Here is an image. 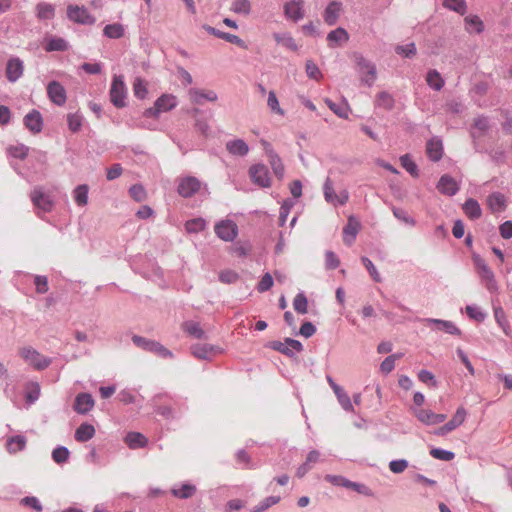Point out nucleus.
<instances>
[{
    "mask_svg": "<svg viewBox=\"0 0 512 512\" xmlns=\"http://www.w3.org/2000/svg\"><path fill=\"white\" fill-rule=\"evenodd\" d=\"M19 356L36 370H43L50 364V360L41 355L37 350L30 346L21 347L18 350Z\"/></svg>",
    "mask_w": 512,
    "mask_h": 512,
    "instance_id": "1",
    "label": "nucleus"
},
{
    "mask_svg": "<svg viewBox=\"0 0 512 512\" xmlns=\"http://www.w3.org/2000/svg\"><path fill=\"white\" fill-rule=\"evenodd\" d=\"M474 264L479 274L481 281L485 284L486 288L494 292L497 290V282L495 280V276L493 271L489 268L486 262L479 256L474 257Z\"/></svg>",
    "mask_w": 512,
    "mask_h": 512,
    "instance_id": "2",
    "label": "nucleus"
},
{
    "mask_svg": "<svg viewBox=\"0 0 512 512\" xmlns=\"http://www.w3.org/2000/svg\"><path fill=\"white\" fill-rule=\"evenodd\" d=\"M249 177L251 181L262 188H269L272 179L268 168L264 164H254L249 168Z\"/></svg>",
    "mask_w": 512,
    "mask_h": 512,
    "instance_id": "3",
    "label": "nucleus"
},
{
    "mask_svg": "<svg viewBox=\"0 0 512 512\" xmlns=\"http://www.w3.org/2000/svg\"><path fill=\"white\" fill-rule=\"evenodd\" d=\"M132 341L137 347L153 352L161 357L166 358L172 356V353L159 342L149 340L137 335L132 337Z\"/></svg>",
    "mask_w": 512,
    "mask_h": 512,
    "instance_id": "4",
    "label": "nucleus"
},
{
    "mask_svg": "<svg viewBox=\"0 0 512 512\" xmlns=\"http://www.w3.org/2000/svg\"><path fill=\"white\" fill-rule=\"evenodd\" d=\"M126 86L122 76L115 75L110 88L111 102L117 107L125 106Z\"/></svg>",
    "mask_w": 512,
    "mask_h": 512,
    "instance_id": "5",
    "label": "nucleus"
},
{
    "mask_svg": "<svg viewBox=\"0 0 512 512\" xmlns=\"http://www.w3.org/2000/svg\"><path fill=\"white\" fill-rule=\"evenodd\" d=\"M67 17L76 23L83 25H93L95 17L89 13L84 6L69 5L67 7Z\"/></svg>",
    "mask_w": 512,
    "mask_h": 512,
    "instance_id": "6",
    "label": "nucleus"
},
{
    "mask_svg": "<svg viewBox=\"0 0 512 512\" xmlns=\"http://www.w3.org/2000/svg\"><path fill=\"white\" fill-rule=\"evenodd\" d=\"M214 231L221 240L231 242L238 235V226L232 220H221L215 225Z\"/></svg>",
    "mask_w": 512,
    "mask_h": 512,
    "instance_id": "7",
    "label": "nucleus"
},
{
    "mask_svg": "<svg viewBox=\"0 0 512 512\" xmlns=\"http://www.w3.org/2000/svg\"><path fill=\"white\" fill-rule=\"evenodd\" d=\"M356 64L362 81L365 82L368 86L373 85L377 78L375 65L366 60L361 55L356 56Z\"/></svg>",
    "mask_w": 512,
    "mask_h": 512,
    "instance_id": "8",
    "label": "nucleus"
},
{
    "mask_svg": "<svg viewBox=\"0 0 512 512\" xmlns=\"http://www.w3.org/2000/svg\"><path fill=\"white\" fill-rule=\"evenodd\" d=\"M466 416L467 411L465 410V408L462 406L458 407L451 420L448 421L445 425L441 426L439 429H437L435 433L439 436H444L452 432L453 430H455L464 423Z\"/></svg>",
    "mask_w": 512,
    "mask_h": 512,
    "instance_id": "9",
    "label": "nucleus"
},
{
    "mask_svg": "<svg viewBox=\"0 0 512 512\" xmlns=\"http://www.w3.org/2000/svg\"><path fill=\"white\" fill-rule=\"evenodd\" d=\"M201 188V182L193 176L183 177L179 180L178 193L184 198L192 197Z\"/></svg>",
    "mask_w": 512,
    "mask_h": 512,
    "instance_id": "10",
    "label": "nucleus"
},
{
    "mask_svg": "<svg viewBox=\"0 0 512 512\" xmlns=\"http://www.w3.org/2000/svg\"><path fill=\"white\" fill-rule=\"evenodd\" d=\"M264 149L268 156L269 164L275 174V176L282 180L284 177L285 168L281 161V158L278 156L277 153L274 152V150L271 148L270 144L263 141Z\"/></svg>",
    "mask_w": 512,
    "mask_h": 512,
    "instance_id": "11",
    "label": "nucleus"
},
{
    "mask_svg": "<svg viewBox=\"0 0 512 512\" xmlns=\"http://www.w3.org/2000/svg\"><path fill=\"white\" fill-rule=\"evenodd\" d=\"M47 95L57 106H63L67 99L65 88L57 81H52L48 84Z\"/></svg>",
    "mask_w": 512,
    "mask_h": 512,
    "instance_id": "12",
    "label": "nucleus"
},
{
    "mask_svg": "<svg viewBox=\"0 0 512 512\" xmlns=\"http://www.w3.org/2000/svg\"><path fill=\"white\" fill-rule=\"evenodd\" d=\"M24 73L23 61L18 57H11L6 64V78L10 82H16Z\"/></svg>",
    "mask_w": 512,
    "mask_h": 512,
    "instance_id": "13",
    "label": "nucleus"
},
{
    "mask_svg": "<svg viewBox=\"0 0 512 512\" xmlns=\"http://www.w3.org/2000/svg\"><path fill=\"white\" fill-rule=\"evenodd\" d=\"M270 347L280 353L291 356L293 351H301L302 344L298 340L287 338L284 342L273 341L270 343Z\"/></svg>",
    "mask_w": 512,
    "mask_h": 512,
    "instance_id": "14",
    "label": "nucleus"
},
{
    "mask_svg": "<svg viewBox=\"0 0 512 512\" xmlns=\"http://www.w3.org/2000/svg\"><path fill=\"white\" fill-rule=\"evenodd\" d=\"M415 417L425 425H436L445 421V414H436L431 410L418 409L414 410Z\"/></svg>",
    "mask_w": 512,
    "mask_h": 512,
    "instance_id": "15",
    "label": "nucleus"
},
{
    "mask_svg": "<svg viewBox=\"0 0 512 512\" xmlns=\"http://www.w3.org/2000/svg\"><path fill=\"white\" fill-rule=\"evenodd\" d=\"M31 201L34 206L43 212H49L53 207L50 197L43 193L40 188H35L31 193Z\"/></svg>",
    "mask_w": 512,
    "mask_h": 512,
    "instance_id": "16",
    "label": "nucleus"
},
{
    "mask_svg": "<svg viewBox=\"0 0 512 512\" xmlns=\"http://www.w3.org/2000/svg\"><path fill=\"white\" fill-rule=\"evenodd\" d=\"M360 222L354 217L350 216L346 226L343 228V241L346 245L350 246L354 242L356 235L360 230Z\"/></svg>",
    "mask_w": 512,
    "mask_h": 512,
    "instance_id": "17",
    "label": "nucleus"
},
{
    "mask_svg": "<svg viewBox=\"0 0 512 512\" xmlns=\"http://www.w3.org/2000/svg\"><path fill=\"white\" fill-rule=\"evenodd\" d=\"M220 352L221 349L219 347L210 344H197L192 347V354L196 358L203 360H209Z\"/></svg>",
    "mask_w": 512,
    "mask_h": 512,
    "instance_id": "18",
    "label": "nucleus"
},
{
    "mask_svg": "<svg viewBox=\"0 0 512 512\" xmlns=\"http://www.w3.org/2000/svg\"><path fill=\"white\" fill-rule=\"evenodd\" d=\"M303 1H289L284 5V14L288 19L298 21L304 17Z\"/></svg>",
    "mask_w": 512,
    "mask_h": 512,
    "instance_id": "19",
    "label": "nucleus"
},
{
    "mask_svg": "<svg viewBox=\"0 0 512 512\" xmlns=\"http://www.w3.org/2000/svg\"><path fill=\"white\" fill-rule=\"evenodd\" d=\"M426 154L430 160L434 162L439 161L443 156L442 141L435 137L428 140L426 144Z\"/></svg>",
    "mask_w": 512,
    "mask_h": 512,
    "instance_id": "20",
    "label": "nucleus"
},
{
    "mask_svg": "<svg viewBox=\"0 0 512 512\" xmlns=\"http://www.w3.org/2000/svg\"><path fill=\"white\" fill-rule=\"evenodd\" d=\"M94 406V400L90 394L81 393L75 399L74 409L77 413L85 414Z\"/></svg>",
    "mask_w": 512,
    "mask_h": 512,
    "instance_id": "21",
    "label": "nucleus"
},
{
    "mask_svg": "<svg viewBox=\"0 0 512 512\" xmlns=\"http://www.w3.org/2000/svg\"><path fill=\"white\" fill-rule=\"evenodd\" d=\"M189 97L191 102L195 104H202L203 100L215 102L218 98L217 94L212 90L204 91L199 89H190Z\"/></svg>",
    "mask_w": 512,
    "mask_h": 512,
    "instance_id": "22",
    "label": "nucleus"
},
{
    "mask_svg": "<svg viewBox=\"0 0 512 512\" xmlns=\"http://www.w3.org/2000/svg\"><path fill=\"white\" fill-rule=\"evenodd\" d=\"M487 205L492 213H499L506 209V198L499 192L492 193L487 198Z\"/></svg>",
    "mask_w": 512,
    "mask_h": 512,
    "instance_id": "23",
    "label": "nucleus"
},
{
    "mask_svg": "<svg viewBox=\"0 0 512 512\" xmlns=\"http://www.w3.org/2000/svg\"><path fill=\"white\" fill-rule=\"evenodd\" d=\"M24 124L30 131L40 132L42 129L41 114L36 110L29 112L24 118Z\"/></svg>",
    "mask_w": 512,
    "mask_h": 512,
    "instance_id": "24",
    "label": "nucleus"
},
{
    "mask_svg": "<svg viewBox=\"0 0 512 512\" xmlns=\"http://www.w3.org/2000/svg\"><path fill=\"white\" fill-rule=\"evenodd\" d=\"M124 442L130 449H138L145 447L148 443V439L142 433L129 432L126 435Z\"/></svg>",
    "mask_w": 512,
    "mask_h": 512,
    "instance_id": "25",
    "label": "nucleus"
},
{
    "mask_svg": "<svg viewBox=\"0 0 512 512\" xmlns=\"http://www.w3.org/2000/svg\"><path fill=\"white\" fill-rule=\"evenodd\" d=\"M227 151L236 156H245L249 152V147L242 139L230 140L226 143Z\"/></svg>",
    "mask_w": 512,
    "mask_h": 512,
    "instance_id": "26",
    "label": "nucleus"
},
{
    "mask_svg": "<svg viewBox=\"0 0 512 512\" xmlns=\"http://www.w3.org/2000/svg\"><path fill=\"white\" fill-rule=\"evenodd\" d=\"M437 188L441 193L446 195H454L458 191V185L456 181L447 175H444L440 178Z\"/></svg>",
    "mask_w": 512,
    "mask_h": 512,
    "instance_id": "27",
    "label": "nucleus"
},
{
    "mask_svg": "<svg viewBox=\"0 0 512 512\" xmlns=\"http://www.w3.org/2000/svg\"><path fill=\"white\" fill-rule=\"evenodd\" d=\"M177 104L176 97L171 94H164L159 97L155 102L156 112L169 111Z\"/></svg>",
    "mask_w": 512,
    "mask_h": 512,
    "instance_id": "28",
    "label": "nucleus"
},
{
    "mask_svg": "<svg viewBox=\"0 0 512 512\" xmlns=\"http://www.w3.org/2000/svg\"><path fill=\"white\" fill-rule=\"evenodd\" d=\"M95 435V428L91 424H81L75 431V440L78 442H86Z\"/></svg>",
    "mask_w": 512,
    "mask_h": 512,
    "instance_id": "29",
    "label": "nucleus"
},
{
    "mask_svg": "<svg viewBox=\"0 0 512 512\" xmlns=\"http://www.w3.org/2000/svg\"><path fill=\"white\" fill-rule=\"evenodd\" d=\"M340 12L341 3L335 1L330 3L324 12L325 22L329 25H334L339 18Z\"/></svg>",
    "mask_w": 512,
    "mask_h": 512,
    "instance_id": "30",
    "label": "nucleus"
},
{
    "mask_svg": "<svg viewBox=\"0 0 512 512\" xmlns=\"http://www.w3.org/2000/svg\"><path fill=\"white\" fill-rule=\"evenodd\" d=\"M45 51H66L68 49V43L65 39L60 37H50L45 39Z\"/></svg>",
    "mask_w": 512,
    "mask_h": 512,
    "instance_id": "31",
    "label": "nucleus"
},
{
    "mask_svg": "<svg viewBox=\"0 0 512 512\" xmlns=\"http://www.w3.org/2000/svg\"><path fill=\"white\" fill-rule=\"evenodd\" d=\"M425 322L427 324L437 325L439 330H443L448 334H451V335L460 334V330L451 321L429 318V319H426Z\"/></svg>",
    "mask_w": 512,
    "mask_h": 512,
    "instance_id": "32",
    "label": "nucleus"
},
{
    "mask_svg": "<svg viewBox=\"0 0 512 512\" xmlns=\"http://www.w3.org/2000/svg\"><path fill=\"white\" fill-rule=\"evenodd\" d=\"M26 437L23 435L12 436L7 439L6 448L9 453H17L26 446Z\"/></svg>",
    "mask_w": 512,
    "mask_h": 512,
    "instance_id": "33",
    "label": "nucleus"
},
{
    "mask_svg": "<svg viewBox=\"0 0 512 512\" xmlns=\"http://www.w3.org/2000/svg\"><path fill=\"white\" fill-rule=\"evenodd\" d=\"M36 15L39 20H49L55 15V8L52 4L41 2L36 5Z\"/></svg>",
    "mask_w": 512,
    "mask_h": 512,
    "instance_id": "34",
    "label": "nucleus"
},
{
    "mask_svg": "<svg viewBox=\"0 0 512 512\" xmlns=\"http://www.w3.org/2000/svg\"><path fill=\"white\" fill-rule=\"evenodd\" d=\"M349 39V35L343 28H337L331 31L327 36V41L330 46L339 45L347 42Z\"/></svg>",
    "mask_w": 512,
    "mask_h": 512,
    "instance_id": "35",
    "label": "nucleus"
},
{
    "mask_svg": "<svg viewBox=\"0 0 512 512\" xmlns=\"http://www.w3.org/2000/svg\"><path fill=\"white\" fill-rule=\"evenodd\" d=\"M103 34L110 39H119L125 34V27L120 23L108 24L103 29Z\"/></svg>",
    "mask_w": 512,
    "mask_h": 512,
    "instance_id": "36",
    "label": "nucleus"
},
{
    "mask_svg": "<svg viewBox=\"0 0 512 512\" xmlns=\"http://www.w3.org/2000/svg\"><path fill=\"white\" fill-rule=\"evenodd\" d=\"M325 104L340 118L348 119L350 108L349 105L345 103L336 104L332 100L326 98L324 100Z\"/></svg>",
    "mask_w": 512,
    "mask_h": 512,
    "instance_id": "37",
    "label": "nucleus"
},
{
    "mask_svg": "<svg viewBox=\"0 0 512 512\" xmlns=\"http://www.w3.org/2000/svg\"><path fill=\"white\" fill-rule=\"evenodd\" d=\"M171 493L176 498L187 499L192 497L196 493V487L192 484H182L178 488H173Z\"/></svg>",
    "mask_w": 512,
    "mask_h": 512,
    "instance_id": "38",
    "label": "nucleus"
},
{
    "mask_svg": "<svg viewBox=\"0 0 512 512\" xmlns=\"http://www.w3.org/2000/svg\"><path fill=\"white\" fill-rule=\"evenodd\" d=\"M463 210L471 219H477L481 216L480 205L474 199H468L463 205Z\"/></svg>",
    "mask_w": 512,
    "mask_h": 512,
    "instance_id": "39",
    "label": "nucleus"
},
{
    "mask_svg": "<svg viewBox=\"0 0 512 512\" xmlns=\"http://www.w3.org/2000/svg\"><path fill=\"white\" fill-rule=\"evenodd\" d=\"M426 81L431 88L437 91L441 90L444 86V80L441 77L440 73L436 70H430L427 73Z\"/></svg>",
    "mask_w": 512,
    "mask_h": 512,
    "instance_id": "40",
    "label": "nucleus"
},
{
    "mask_svg": "<svg viewBox=\"0 0 512 512\" xmlns=\"http://www.w3.org/2000/svg\"><path fill=\"white\" fill-rule=\"evenodd\" d=\"M464 20L468 32L481 33L483 31L484 25L478 16H467Z\"/></svg>",
    "mask_w": 512,
    "mask_h": 512,
    "instance_id": "41",
    "label": "nucleus"
},
{
    "mask_svg": "<svg viewBox=\"0 0 512 512\" xmlns=\"http://www.w3.org/2000/svg\"><path fill=\"white\" fill-rule=\"evenodd\" d=\"M183 330L188 333L189 335L195 337V338H203L204 331L200 327V325L197 322L194 321H188L185 322L183 325Z\"/></svg>",
    "mask_w": 512,
    "mask_h": 512,
    "instance_id": "42",
    "label": "nucleus"
},
{
    "mask_svg": "<svg viewBox=\"0 0 512 512\" xmlns=\"http://www.w3.org/2000/svg\"><path fill=\"white\" fill-rule=\"evenodd\" d=\"M376 105L386 110H390L394 106V99L389 93L380 92L376 97Z\"/></svg>",
    "mask_w": 512,
    "mask_h": 512,
    "instance_id": "43",
    "label": "nucleus"
},
{
    "mask_svg": "<svg viewBox=\"0 0 512 512\" xmlns=\"http://www.w3.org/2000/svg\"><path fill=\"white\" fill-rule=\"evenodd\" d=\"M74 199L79 206H85L88 203V187L86 185L76 187Z\"/></svg>",
    "mask_w": 512,
    "mask_h": 512,
    "instance_id": "44",
    "label": "nucleus"
},
{
    "mask_svg": "<svg viewBox=\"0 0 512 512\" xmlns=\"http://www.w3.org/2000/svg\"><path fill=\"white\" fill-rule=\"evenodd\" d=\"M206 222L202 218H195L192 220H189L185 224V228L188 233H198L205 229Z\"/></svg>",
    "mask_w": 512,
    "mask_h": 512,
    "instance_id": "45",
    "label": "nucleus"
},
{
    "mask_svg": "<svg viewBox=\"0 0 512 512\" xmlns=\"http://www.w3.org/2000/svg\"><path fill=\"white\" fill-rule=\"evenodd\" d=\"M400 163L402 167L413 177H418L417 165L408 154H405L400 157Z\"/></svg>",
    "mask_w": 512,
    "mask_h": 512,
    "instance_id": "46",
    "label": "nucleus"
},
{
    "mask_svg": "<svg viewBox=\"0 0 512 512\" xmlns=\"http://www.w3.org/2000/svg\"><path fill=\"white\" fill-rule=\"evenodd\" d=\"M231 10L237 14L248 15L251 11L249 0H236L232 3Z\"/></svg>",
    "mask_w": 512,
    "mask_h": 512,
    "instance_id": "47",
    "label": "nucleus"
},
{
    "mask_svg": "<svg viewBox=\"0 0 512 512\" xmlns=\"http://www.w3.org/2000/svg\"><path fill=\"white\" fill-rule=\"evenodd\" d=\"M334 393L336 394L337 399L344 410L353 411V405L351 403L350 397L342 388H336Z\"/></svg>",
    "mask_w": 512,
    "mask_h": 512,
    "instance_id": "48",
    "label": "nucleus"
},
{
    "mask_svg": "<svg viewBox=\"0 0 512 512\" xmlns=\"http://www.w3.org/2000/svg\"><path fill=\"white\" fill-rule=\"evenodd\" d=\"M267 106L270 108L272 112L281 116L284 115V110L280 107L279 101L274 91H270L268 93Z\"/></svg>",
    "mask_w": 512,
    "mask_h": 512,
    "instance_id": "49",
    "label": "nucleus"
},
{
    "mask_svg": "<svg viewBox=\"0 0 512 512\" xmlns=\"http://www.w3.org/2000/svg\"><path fill=\"white\" fill-rule=\"evenodd\" d=\"M70 452L66 447L60 446L53 450L52 459L58 463H65L69 458Z\"/></svg>",
    "mask_w": 512,
    "mask_h": 512,
    "instance_id": "50",
    "label": "nucleus"
},
{
    "mask_svg": "<svg viewBox=\"0 0 512 512\" xmlns=\"http://www.w3.org/2000/svg\"><path fill=\"white\" fill-rule=\"evenodd\" d=\"M443 5L461 15L466 12V3L464 0H445Z\"/></svg>",
    "mask_w": 512,
    "mask_h": 512,
    "instance_id": "51",
    "label": "nucleus"
},
{
    "mask_svg": "<svg viewBox=\"0 0 512 512\" xmlns=\"http://www.w3.org/2000/svg\"><path fill=\"white\" fill-rule=\"evenodd\" d=\"M402 357V354H393L391 356H388L387 358L384 359V361L381 363L380 365V370L385 373V374H388L390 373L394 367H395V361L397 359H400Z\"/></svg>",
    "mask_w": 512,
    "mask_h": 512,
    "instance_id": "52",
    "label": "nucleus"
},
{
    "mask_svg": "<svg viewBox=\"0 0 512 512\" xmlns=\"http://www.w3.org/2000/svg\"><path fill=\"white\" fill-rule=\"evenodd\" d=\"M324 197L327 202L336 205V198H338V195L336 194L330 179H327L324 183Z\"/></svg>",
    "mask_w": 512,
    "mask_h": 512,
    "instance_id": "53",
    "label": "nucleus"
},
{
    "mask_svg": "<svg viewBox=\"0 0 512 512\" xmlns=\"http://www.w3.org/2000/svg\"><path fill=\"white\" fill-rule=\"evenodd\" d=\"M307 298L304 294L300 293L297 294L293 300V307L295 311H297L300 314H306L307 313Z\"/></svg>",
    "mask_w": 512,
    "mask_h": 512,
    "instance_id": "54",
    "label": "nucleus"
},
{
    "mask_svg": "<svg viewBox=\"0 0 512 512\" xmlns=\"http://www.w3.org/2000/svg\"><path fill=\"white\" fill-rule=\"evenodd\" d=\"M68 127L71 132H77L82 126V116L78 113H70L67 115Z\"/></svg>",
    "mask_w": 512,
    "mask_h": 512,
    "instance_id": "55",
    "label": "nucleus"
},
{
    "mask_svg": "<svg viewBox=\"0 0 512 512\" xmlns=\"http://www.w3.org/2000/svg\"><path fill=\"white\" fill-rule=\"evenodd\" d=\"M307 76L310 79L319 81L322 78V73L318 66L311 60H308L305 65Z\"/></svg>",
    "mask_w": 512,
    "mask_h": 512,
    "instance_id": "56",
    "label": "nucleus"
},
{
    "mask_svg": "<svg viewBox=\"0 0 512 512\" xmlns=\"http://www.w3.org/2000/svg\"><path fill=\"white\" fill-rule=\"evenodd\" d=\"M134 95L137 98L144 99L147 95V87L143 79L136 78L133 83Z\"/></svg>",
    "mask_w": 512,
    "mask_h": 512,
    "instance_id": "57",
    "label": "nucleus"
},
{
    "mask_svg": "<svg viewBox=\"0 0 512 512\" xmlns=\"http://www.w3.org/2000/svg\"><path fill=\"white\" fill-rule=\"evenodd\" d=\"M361 261H362L363 265L365 266V268L368 270L371 278L375 282H381L382 278H381L379 272L377 271L376 267L372 263V261L367 257H362Z\"/></svg>",
    "mask_w": 512,
    "mask_h": 512,
    "instance_id": "58",
    "label": "nucleus"
},
{
    "mask_svg": "<svg viewBox=\"0 0 512 512\" xmlns=\"http://www.w3.org/2000/svg\"><path fill=\"white\" fill-rule=\"evenodd\" d=\"M430 455L435 459H439V460H443V461H451L454 459V456H455L453 452L439 449V448L432 449L430 451Z\"/></svg>",
    "mask_w": 512,
    "mask_h": 512,
    "instance_id": "59",
    "label": "nucleus"
},
{
    "mask_svg": "<svg viewBox=\"0 0 512 512\" xmlns=\"http://www.w3.org/2000/svg\"><path fill=\"white\" fill-rule=\"evenodd\" d=\"M280 501L278 496H270L264 499L258 506L255 507L253 512H263L269 507L277 504Z\"/></svg>",
    "mask_w": 512,
    "mask_h": 512,
    "instance_id": "60",
    "label": "nucleus"
},
{
    "mask_svg": "<svg viewBox=\"0 0 512 512\" xmlns=\"http://www.w3.org/2000/svg\"><path fill=\"white\" fill-rule=\"evenodd\" d=\"M238 274L233 270H224L219 273V280L222 283L231 284L238 280Z\"/></svg>",
    "mask_w": 512,
    "mask_h": 512,
    "instance_id": "61",
    "label": "nucleus"
},
{
    "mask_svg": "<svg viewBox=\"0 0 512 512\" xmlns=\"http://www.w3.org/2000/svg\"><path fill=\"white\" fill-rule=\"evenodd\" d=\"M408 467V462L405 459L393 460L389 463V469L395 474L404 472Z\"/></svg>",
    "mask_w": 512,
    "mask_h": 512,
    "instance_id": "62",
    "label": "nucleus"
},
{
    "mask_svg": "<svg viewBox=\"0 0 512 512\" xmlns=\"http://www.w3.org/2000/svg\"><path fill=\"white\" fill-rule=\"evenodd\" d=\"M130 196L137 202L144 201L146 192L141 185H133L129 190Z\"/></svg>",
    "mask_w": 512,
    "mask_h": 512,
    "instance_id": "63",
    "label": "nucleus"
},
{
    "mask_svg": "<svg viewBox=\"0 0 512 512\" xmlns=\"http://www.w3.org/2000/svg\"><path fill=\"white\" fill-rule=\"evenodd\" d=\"M273 286V278L269 273H265L258 283L259 292H266Z\"/></svg>",
    "mask_w": 512,
    "mask_h": 512,
    "instance_id": "64",
    "label": "nucleus"
}]
</instances>
